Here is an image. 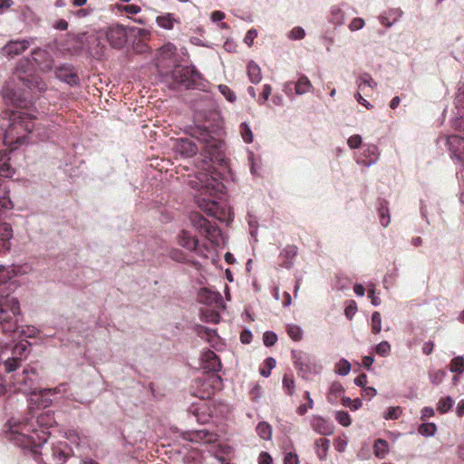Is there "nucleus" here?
Returning <instances> with one entry per match:
<instances>
[{
  "mask_svg": "<svg viewBox=\"0 0 464 464\" xmlns=\"http://www.w3.org/2000/svg\"><path fill=\"white\" fill-rule=\"evenodd\" d=\"M193 188L199 192L195 196L198 208L210 217L229 224L234 219V213L225 202L220 201V194L225 186L220 179L205 172H199L195 180L190 181Z\"/></svg>",
  "mask_w": 464,
  "mask_h": 464,
  "instance_id": "1",
  "label": "nucleus"
},
{
  "mask_svg": "<svg viewBox=\"0 0 464 464\" xmlns=\"http://www.w3.org/2000/svg\"><path fill=\"white\" fill-rule=\"evenodd\" d=\"M4 114L6 122L0 126L3 141L12 151L26 142L27 135L34 129V122L29 114L23 111H6Z\"/></svg>",
  "mask_w": 464,
  "mask_h": 464,
  "instance_id": "2",
  "label": "nucleus"
},
{
  "mask_svg": "<svg viewBox=\"0 0 464 464\" xmlns=\"http://www.w3.org/2000/svg\"><path fill=\"white\" fill-rule=\"evenodd\" d=\"M37 376L36 371L33 368L24 369L21 375L15 379V382L19 390L24 392H30L36 395L39 393L42 398L44 407H48L52 403L51 396L60 393L64 394L66 392L67 383H61L59 386L53 389H41L38 390L34 387L35 378Z\"/></svg>",
  "mask_w": 464,
  "mask_h": 464,
  "instance_id": "3",
  "label": "nucleus"
},
{
  "mask_svg": "<svg viewBox=\"0 0 464 464\" xmlns=\"http://www.w3.org/2000/svg\"><path fill=\"white\" fill-rule=\"evenodd\" d=\"M221 127L216 124L215 130H210L208 127L197 126L193 129L192 136L197 138L204 144V150L207 154L206 158L209 161L222 160V151L224 142L220 139Z\"/></svg>",
  "mask_w": 464,
  "mask_h": 464,
  "instance_id": "4",
  "label": "nucleus"
},
{
  "mask_svg": "<svg viewBox=\"0 0 464 464\" xmlns=\"http://www.w3.org/2000/svg\"><path fill=\"white\" fill-rule=\"evenodd\" d=\"M20 304L18 300L9 295H0V328L5 334H11L17 329Z\"/></svg>",
  "mask_w": 464,
  "mask_h": 464,
  "instance_id": "5",
  "label": "nucleus"
},
{
  "mask_svg": "<svg viewBox=\"0 0 464 464\" xmlns=\"http://www.w3.org/2000/svg\"><path fill=\"white\" fill-rule=\"evenodd\" d=\"M190 219L193 227L214 246H219L224 244L223 235L216 222L208 220L200 214L192 215Z\"/></svg>",
  "mask_w": 464,
  "mask_h": 464,
  "instance_id": "6",
  "label": "nucleus"
},
{
  "mask_svg": "<svg viewBox=\"0 0 464 464\" xmlns=\"http://www.w3.org/2000/svg\"><path fill=\"white\" fill-rule=\"evenodd\" d=\"M294 365L302 378L306 379L309 375L319 374L323 369L319 361L305 352L294 350L291 353Z\"/></svg>",
  "mask_w": 464,
  "mask_h": 464,
  "instance_id": "7",
  "label": "nucleus"
},
{
  "mask_svg": "<svg viewBox=\"0 0 464 464\" xmlns=\"http://www.w3.org/2000/svg\"><path fill=\"white\" fill-rule=\"evenodd\" d=\"M171 78L175 83L190 89L197 87V82L202 76L194 65H177L171 72Z\"/></svg>",
  "mask_w": 464,
  "mask_h": 464,
  "instance_id": "8",
  "label": "nucleus"
},
{
  "mask_svg": "<svg viewBox=\"0 0 464 464\" xmlns=\"http://www.w3.org/2000/svg\"><path fill=\"white\" fill-rule=\"evenodd\" d=\"M2 96L6 102L17 107H24L27 105L29 95L26 92H20L15 90L11 83H5L1 91Z\"/></svg>",
  "mask_w": 464,
  "mask_h": 464,
  "instance_id": "9",
  "label": "nucleus"
},
{
  "mask_svg": "<svg viewBox=\"0 0 464 464\" xmlns=\"http://www.w3.org/2000/svg\"><path fill=\"white\" fill-rule=\"evenodd\" d=\"M128 29L125 25L116 24L111 26L106 32V38L111 47L122 48L128 41Z\"/></svg>",
  "mask_w": 464,
  "mask_h": 464,
  "instance_id": "10",
  "label": "nucleus"
},
{
  "mask_svg": "<svg viewBox=\"0 0 464 464\" xmlns=\"http://www.w3.org/2000/svg\"><path fill=\"white\" fill-rule=\"evenodd\" d=\"M179 244L200 256H208V249L205 246H200L198 239L188 231L183 230L179 233Z\"/></svg>",
  "mask_w": 464,
  "mask_h": 464,
  "instance_id": "11",
  "label": "nucleus"
},
{
  "mask_svg": "<svg viewBox=\"0 0 464 464\" xmlns=\"http://www.w3.org/2000/svg\"><path fill=\"white\" fill-rule=\"evenodd\" d=\"M33 43L34 38L10 40L1 48L0 53L2 55L6 56L7 58H14V56L20 55L24 51H26Z\"/></svg>",
  "mask_w": 464,
  "mask_h": 464,
  "instance_id": "12",
  "label": "nucleus"
},
{
  "mask_svg": "<svg viewBox=\"0 0 464 464\" xmlns=\"http://www.w3.org/2000/svg\"><path fill=\"white\" fill-rule=\"evenodd\" d=\"M55 76L61 82L70 86H76L80 82L79 76L74 67L69 63H63L55 68Z\"/></svg>",
  "mask_w": 464,
  "mask_h": 464,
  "instance_id": "13",
  "label": "nucleus"
},
{
  "mask_svg": "<svg viewBox=\"0 0 464 464\" xmlns=\"http://www.w3.org/2000/svg\"><path fill=\"white\" fill-rule=\"evenodd\" d=\"M310 426L314 432L323 436H331L334 432L333 421L320 415H313L311 417Z\"/></svg>",
  "mask_w": 464,
  "mask_h": 464,
  "instance_id": "14",
  "label": "nucleus"
},
{
  "mask_svg": "<svg viewBox=\"0 0 464 464\" xmlns=\"http://www.w3.org/2000/svg\"><path fill=\"white\" fill-rule=\"evenodd\" d=\"M202 368L209 372H218L221 370V362L212 350H207L201 354Z\"/></svg>",
  "mask_w": 464,
  "mask_h": 464,
  "instance_id": "15",
  "label": "nucleus"
},
{
  "mask_svg": "<svg viewBox=\"0 0 464 464\" xmlns=\"http://www.w3.org/2000/svg\"><path fill=\"white\" fill-rule=\"evenodd\" d=\"M363 158L357 159V163L359 165H362L366 168H369L375 164L379 160V150L376 145L367 144L363 146L362 150Z\"/></svg>",
  "mask_w": 464,
  "mask_h": 464,
  "instance_id": "16",
  "label": "nucleus"
},
{
  "mask_svg": "<svg viewBox=\"0 0 464 464\" xmlns=\"http://www.w3.org/2000/svg\"><path fill=\"white\" fill-rule=\"evenodd\" d=\"M174 150L182 157L190 158L196 155L198 149L196 143L190 139L180 138L176 140Z\"/></svg>",
  "mask_w": 464,
  "mask_h": 464,
  "instance_id": "17",
  "label": "nucleus"
},
{
  "mask_svg": "<svg viewBox=\"0 0 464 464\" xmlns=\"http://www.w3.org/2000/svg\"><path fill=\"white\" fill-rule=\"evenodd\" d=\"M216 434L206 429L188 431L184 438L191 442L196 443H213L216 440Z\"/></svg>",
  "mask_w": 464,
  "mask_h": 464,
  "instance_id": "18",
  "label": "nucleus"
},
{
  "mask_svg": "<svg viewBox=\"0 0 464 464\" xmlns=\"http://www.w3.org/2000/svg\"><path fill=\"white\" fill-rule=\"evenodd\" d=\"M298 248L295 245H287L279 254V266L283 268L290 269L295 264V258L297 256Z\"/></svg>",
  "mask_w": 464,
  "mask_h": 464,
  "instance_id": "19",
  "label": "nucleus"
},
{
  "mask_svg": "<svg viewBox=\"0 0 464 464\" xmlns=\"http://www.w3.org/2000/svg\"><path fill=\"white\" fill-rule=\"evenodd\" d=\"M222 296L220 293L210 290L207 287H202L198 293V301L207 305H212L221 302Z\"/></svg>",
  "mask_w": 464,
  "mask_h": 464,
  "instance_id": "20",
  "label": "nucleus"
},
{
  "mask_svg": "<svg viewBox=\"0 0 464 464\" xmlns=\"http://www.w3.org/2000/svg\"><path fill=\"white\" fill-rule=\"evenodd\" d=\"M23 86L30 91H36L38 92H44L47 89V84L42 80V78L35 74L27 75L21 79Z\"/></svg>",
  "mask_w": 464,
  "mask_h": 464,
  "instance_id": "21",
  "label": "nucleus"
},
{
  "mask_svg": "<svg viewBox=\"0 0 464 464\" xmlns=\"http://www.w3.org/2000/svg\"><path fill=\"white\" fill-rule=\"evenodd\" d=\"M8 424L10 427L8 439L13 440L18 446H27V440H29V437L19 430V427L16 426L13 420H8Z\"/></svg>",
  "mask_w": 464,
  "mask_h": 464,
  "instance_id": "22",
  "label": "nucleus"
},
{
  "mask_svg": "<svg viewBox=\"0 0 464 464\" xmlns=\"http://www.w3.org/2000/svg\"><path fill=\"white\" fill-rule=\"evenodd\" d=\"M328 21L334 25V28L344 24L346 21L344 11L338 5L332 6Z\"/></svg>",
  "mask_w": 464,
  "mask_h": 464,
  "instance_id": "23",
  "label": "nucleus"
},
{
  "mask_svg": "<svg viewBox=\"0 0 464 464\" xmlns=\"http://www.w3.org/2000/svg\"><path fill=\"white\" fill-rule=\"evenodd\" d=\"M71 450L66 444H59L53 448V458L56 464H64L70 457Z\"/></svg>",
  "mask_w": 464,
  "mask_h": 464,
  "instance_id": "24",
  "label": "nucleus"
},
{
  "mask_svg": "<svg viewBox=\"0 0 464 464\" xmlns=\"http://www.w3.org/2000/svg\"><path fill=\"white\" fill-rule=\"evenodd\" d=\"M10 157L9 152L6 150H0V177L1 178H11L14 170L9 164Z\"/></svg>",
  "mask_w": 464,
  "mask_h": 464,
  "instance_id": "25",
  "label": "nucleus"
},
{
  "mask_svg": "<svg viewBox=\"0 0 464 464\" xmlns=\"http://www.w3.org/2000/svg\"><path fill=\"white\" fill-rule=\"evenodd\" d=\"M312 84L305 75L299 77L295 82V92L297 95H303L310 92Z\"/></svg>",
  "mask_w": 464,
  "mask_h": 464,
  "instance_id": "26",
  "label": "nucleus"
},
{
  "mask_svg": "<svg viewBox=\"0 0 464 464\" xmlns=\"http://www.w3.org/2000/svg\"><path fill=\"white\" fill-rule=\"evenodd\" d=\"M247 74L249 81L254 84L258 83L262 79L261 69L254 61L249 62L247 64Z\"/></svg>",
  "mask_w": 464,
  "mask_h": 464,
  "instance_id": "27",
  "label": "nucleus"
},
{
  "mask_svg": "<svg viewBox=\"0 0 464 464\" xmlns=\"http://www.w3.org/2000/svg\"><path fill=\"white\" fill-rule=\"evenodd\" d=\"M378 213L382 226L386 227L391 222L388 202L386 200L382 199L379 202Z\"/></svg>",
  "mask_w": 464,
  "mask_h": 464,
  "instance_id": "28",
  "label": "nucleus"
},
{
  "mask_svg": "<svg viewBox=\"0 0 464 464\" xmlns=\"http://www.w3.org/2000/svg\"><path fill=\"white\" fill-rule=\"evenodd\" d=\"M316 454L320 460H324L327 456V451L330 447V440L328 439H318L315 440Z\"/></svg>",
  "mask_w": 464,
  "mask_h": 464,
  "instance_id": "29",
  "label": "nucleus"
},
{
  "mask_svg": "<svg viewBox=\"0 0 464 464\" xmlns=\"http://www.w3.org/2000/svg\"><path fill=\"white\" fill-rule=\"evenodd\" d=\"M356 83L360 90H363L366 86L372 89L377 86V82L367 72L361 73L356 80Z\"/></svg>",
  "mask_w": 464,
  "mask_h": 464,
  "instance_id": "30",
  "label": "nucleus"
},
{
  "mask_svg": "<svg viewBox=\"0 0 464 464\" xmlns=\"http://www.w3.org/2000/svg\"><path fill=\"white\" fill-rule=\"evenodd\" d=\"M13 237V228L10 224L8 223H2L0 224V238L3 240L4 246L8 248L9 247V241Z\"/></svg>",
  "mask_w": 464,
  "mask_h": 464,
  "instance_id": "31",
  "label": "nucleus"
},
{
  "mask_svg": "<svg viewBox=\"0 0 464 464\" xmlns=\"http://www.w3.org/2000/svg\"><path fill=\"white\" fill-rule=\"evenodd\" d=\"M256 432L262 440H269L272 437V427L266 421H260L256 426Z\"/></svg>",
  "mask_w": 464,
  "mask_h": 464,
  "instance_id": "32",
  "label": "nucleus"
},
{
  "mask_svg": "<svg viewBox=\"0 0 464 464\" xmlns=\"http://www.w3.org/2000/svg\"><path fill=\"white\" fill-rule=\"evenodd\" d=\"M286 333L289 335V337L295 342L301 341L304 335V331L302 327L293 324L286 325Z\"/></svg>",
  "mask_w": 464,
  "mask_h": 464,
  "instance_id": "33",
  "label": "nucleus"
},
{
  "mask_svg": "<svg viewBox=\"0 0 464 464\" xmlns=\"http://www.w3.org/2000/svg\"><path fill=\"white\" fill-rule=\"evenodd\" d=\"M174 21L175 20L173 14L169 13L164 15H160L156 19L158 25L166 30H170L173 28Z\"/></svg>",
  "mask_w": 464,
  "mask_h": 464,
  "instance_id": "34",
  "label": "nucleus"
},
{
  "mask_svg": "<svg viewBox=\"0 0 464 464\" xmlns=\"http://www.w3.org/2000/svg\"><path fill=\"white\" fill-rule=\"evenodd\" d=\"M373 450L375 456L382 459L388 452V442L385 440L378 439L374 442Z\"/></svg>",
  "mask_w": 464,
  "mask_h": 464,
  "instance_id": "35",
  "label": "nucleus"
},
{
  "mask_svg": "<svg viewBox=\"0 0 464 464\" xmlns=\"http://www.w3.org/2000/svg\"><path fill=\"white\" fill-rule=\"evenodd\" d=\"M126 27L128 29L129 36H133L135 38H140V39H147L150 35V32L148 29L139 28L136 26H129V25H126Z\"/></svg>",
  "mask_w": 464,
  "mask_h": 464,
  "instance_id": "36",
  "label": "nucleus"
},
{
  "mask_svg": "<svg viewBox=\"0 0 464 464\" xmlns=\"http://www.w3.org/2000/svg\"><path fill=\"white\" fill-rule=\"evenodd\" d=\"M454 405V401L450 396H445L439 400L437 410L440 413L448 412Z\"/></svg>",
  "mask_w": 464,
  "mask_h": 464,
  "instance_id": "37",
  "label": "nucleus"
},
{
  "mask_svg": "<svg viewBox=\"0 0 464 464\" xmlns=\"http://www.w3.org/2000/svg\"><path fill=\"white\" fill-rule=\"evenodd\" d=\"M276 362L273 357H267L264 362L263 365L259 368L260 374L267 378L271 374V371L276 367Z\"/></svg>",
  "mask_w": 464,
  "mask_h": 464,
  "instance_id": "38",
  "label": "nucleus"
},
{
  "mask_svg": "<svg viewBox=\"0 0 464 464\" xmlns=\"http://www.w3.org/2000/svg\"><path fill=\"white\" fill-rule=\"evenodd\" d=\"M418 431L424 437H433L437 432V426L433 422H425L419 426Z\"/></svg>",
  "mask_w": 464,
  "mask_h": 464,
  "instance_id": "39",
  "label": "nucleus"
},
{
  "mask_svg": "<svg viewBox=\"0 0 464 464\" xmlns=\"http://www.w3.org/2000/svg\"><path fill=\"white\" fill-rule=\"evenodd\" d=\"M334 371L340 376H346L351 371V363L348 360L342 358L335 363Z\"/></svg>",
  "mask_w": 464,
  "mask_h": 464,
  "instance_id": "40",
  "label": "nucleus"
},
{
  "mask_svg": "<svg viewBox=\"0 0 464 464\" xmlns=\"http://www.w3.org/2000/svg\"><path fill=\"white\" fill-rule=\"evenodd\" d=\"M240 135L246 143H251L254 140L252 130L248 123L242 122L239 126Z\"/></svg>",
  "mask_w": 464,
  "mask_h": 464,
  "instance_id": "41",
  "label": "nucleus"
},
{
  "mask_svg": "<svg viewBox=\"0 0 464 464\" xmlns=\"http://www.w3.org/2000/svg\"><path fill=\"white\" fill-rule=\"evenodd\" d=\"M450 371L455 373H462L464 372V357L463 356H456L454 357L450 363Z\"/></svg>",
  "mask_w": 464,
  "mask_h": 464,
  "instance_id": "42",
  "label": "nucleus"
},
{
  "mask_svg": "<svg viewBox=\"0 0 464 464\" xmlns=\"http://www.w3.org/2000/svg\"><path fill=\"white\" fill-rule=\"evenodd\" d=\"M372 333L376 334L382 331V316L377 311L372 314L371 317Z\"/></svg>",
  "mask_w": 464,
  "mask_h": 464,
  "instance_id": "43",
  "label": "nucleus"
},
{
  "mask_svg": "<svg viewBox=\"0 0 464 464\" xmlns=\"http://www.w3.org/2000/svg\"><path fill=\"white\" fill-rule=\"evenodd\" d=\"M334 418L336 421L343 427H349L352 423V420L349 413L344 411H335Z\"/></svg>",
  "mask_w": 464,
  "mask_h": 464,
  "instance_id": "44",
  "label": "nucleus"
},
{
  "mask_svg": "<svg viewBox=\"0 0 464 464\" xmlns=\"http://www.w3.org/2000/svg\"><path fill=\"white\" fill-rule=\"evenodd\" d=\"M447 372L444 370H436L429 372V379L432 384L439 385L446 377Z\"/></svg>",
  "mask_w": 464,
  "mask_h": 464,
  "instance_id": "45",
  "label": "nucleus"
},
{
  "mask_svg": "<svg viewBox=\"0 0 464 464\" xmlns=\"http://www.w3.org/2000/svg\"><path fill=\"white\" fill-rule=\"evenodd\" d=\"M220 93L229 102H235L237 101L236 93L226 84H219L218 86Z\"/></svg>",
  "mask_w": 464,
  "mask_h": 464,
  "instance_id": "46",
  "label": "nucleus"
},
{
  "mask_svg": "<svg viewBox=\"0 0 464 464\" xmlns=\"http://www.w3.org/2000/svg\"><path fill=\"white\" fill-rule=\"evenodd\" d=\"M342 404L344 406V407H348L350 408L352 411H356L358 410L359 408L362 407V401L361 399L359 398H356L354 400H352L351 398L349 397H343L342 398Z\"/></svg>",
  "mask_w": 464,
  "mask_h": 464,
  "instance_id": "47",
  "label": "nucleus"
},
{
  "mask_svg": "<svg viewBox=\"0 0 464 464\" xmlns=\"http://www.w3.org/2000/svg\"><path fill=\"white\" fill-rule=\"evenodd\" d=\"M305 36V31L301 26H295L292 30H290L287 34V38L290 40H302Z\"/></svg>",
  "mask_w": 464,
  "mask_h": 464,
  "instance_id": "48",
  "label": "nucleus"
},
{
  "mask_svg": "<svg viewBox=\"0 0 464 464\" xmlns=\"http://www.w3.org/2000/svg\"><path fill=\"white\" fill-rule=\"evenodd\" d=\"M20 359L16 356L8 358L4 362V368L6 372H12L19 367Z\"/></svg>",
  "mask_w": 464,
  "mask_h": 464,
  "instance_id": "49",
  "label": "nucleus"
},
{
  "mask_svg": "<svg viewBox=\"0 0 464 464\" xmlns=\"http://www.w3.org/2000/svg\"><path fill=\"white\" fill-rule=\"evenodd\" d=\"M357 312V304L353 300H349L346 302V306L344 308V314L348 320H352L354 314Z\"/></svg>",
  "mask_w": 464,
  "mask_h": 464,
  "instance_id": "50",
  "label": "nucleus"
},
{
  "mask_svg": "<svg viewBox=\"0 0 464 464\" xmlns=\"http://www.w3.org/2000/svg\"><path fill=\"white\" fill-rule=\"evenodd\" d=\"M375 352L380 356L386 357L390 354L391 345L387 341H382L376 345Z\"/></svg>",
  "mask_w": 464,
  "mask_h": 464,
  "instance_id": "51",
  "label": "nucleus"
},
{
  "mask_svg": "<svg viewBox=\"0 0 464 464\" xmlns=\"http://www.w3.org/2000/svg\"><path fill=\"white\" fill-rule=\"evenodd\" d=\"M283 387L288 395H293L295 391V381L292 376L285 374L283 377Z\"/></svg>",
  "mask_w": 464,
  "mask_h": 464,
  "instance_id": "52",
  "label": "nucleus"
},
{
  "mask_svg": "<svg viewBox=\"0 0 464 464\" xmlns=\"http://www.w3.org/2000/svg\"><path fill=\"white\" fill-rule=\"evenodd\" d=\"M248 160L250 162V172L253 176L259 175V170L261 169V166L258 162V160L255 157L254 153H249Z\"/></svg>",
  "mask_w": 464,
  "mask_h": 464,
  "instance_id": "53",
  "label": "nucleus"
},
{
  "mask_svg": "<svg viewBox=\"0 0 464 464\" xmlns=\"http://www.w3.org/2000/svg\"><path fill=\"white\" fill-rule=\"evenodd\" d=\"M277 341V335L272 331H267L263 335V342L266 347L273 346Z\"/></svg>",
  "mask_w": 464,
  "mask_h": 464,
  "instance_id": "54",
  "label": "nucleus"
},
{
  "mask_svg": "<svg viewBox=\"0 0 464 464\" xmlns=\"http://www.w3.org/2000/svg\"><path fill=\"white\" fill-rule=\"evenodd\" d=\"M305 397L308 400L307 405H300L296 411V412L301 416L304 415L307 412L308 409H313L314 407V401L311 398L309 392H305Z\"/></svg>",
  "mask_w": 464,
  "mask_h": 464,
  "instance_id": "55",
  "label": "nucleus"
},
{
  "mask_svg": "<svg viewBox=\"0 0 464 464\" xmlns=\"http://www.w3.org/2000/svg\"><path fill=\"white\" fill-rule=\"evenodd\" d=\"M362 138L359 134L352 135L347 140V144H348L349 148L352 150L358 149L362 145Z\"/></svg>",
  "mask_w": 464,
  "mask_h": 464,
  "instance_id": "56",
  "label": "nucleus"
},
{
  "mask_svg": "<svg viewBox=\"0 0 464 464\" xmlns=\"http://www.w3.org/2000/svg\"><path fill=\"white\" fill-rule=\"evenodd\" d=\"M401 414V410L400 407H390L384 413V418L386 420H397Z\"/></svg>",
  "mask_w": 464,
  "mask_h": 464,
  "instance_id": "57",
  "label": "nucleus"
},
{
  "mask_svg": "<svg viewBox=\"0 0 464 464\" xmlns=\"http://www.w3.org/2000/svg\"><path fill=\"white\" fill-rule=\"evenodd\" d=\"M364 25H365V22L362 18L355 17L351 21V23L349 24V29L352 32H354V31L362 29Z\"/></svg>",
  "mask_w": 464,
  "mask_h": 464,
  "instance_id": "58",
  "label": "nucleus"
},
{
  "mask_svg": "<svg viewBox=\"0 0 464 464\" xmlns=\"http://www.w3.org/2000/svg\"><path fill=\"white\" fill-rule=\"evenodd\" d=\"M272 92V87L269 84H265L263 86L262 93L260 94V97L258 98V103L263 105L269 98Z\"/></svg>",
  "mask_w": 464,
  "mask_h": 464,
  "instance_id": "59",
  "label": "nucleus"
},
{
  "mask_svg": "<svg viewBox=\"0 0 464 464\" xmlns=\"http://www.w3.org/2000/svg\"><path fill=\"white\" fill-rule=\"evenodd\" d=\"M344 392V388L340 382H333L330 387V396H341Z\"/></svg>",
  "mask_w": 464,
  "mask_h": 464,
  "instance_id": "60",
  "label": "nucleus"
},
{
  "mask_svg": "<svg viewBox=\"0 0 464 464\" xmlns=\"http://www.w3.org/2000/svg\"><path fill=\"white\" fill-rule=\"evenodd\" d=\"M257 36V31L254 28L249 29L245 37H244V43L251 46L253 44L254 39Z\"/></svg>",
  "mask_w": 464,
  "mask_h": 464,
  "instance_id": "61",
  "label": "nucleus"
},
{
  "mask_svg": "<svg viewBox=\"0 0 464 464\" xmlns=\"http://www.w3.org/2000/svg\"><path fill=\"white\" fill-rule=\"evenodd\" d=\"M368 297L371 299V303L373 306H379L381 304V298L376 295V291L373 286L368 290Z\"/></svg>",
  "mask_w": 464,
  "mask_h": 464,
  "instance_id": "62",
  "label": "nucleus"
},
{
  "mask_svg": "<svg viewBox=\"0 0 464 464\" xmlns=\"http://www.w3.org/2000/svg\"><path fill=\"white\" fill-rule=\"evenodd\" d=\"M347 440L342 438H337L334 441V448L338 452H343L347 447Z\"/></svg>",
  "mask_w": 464,
  "mask_h": 464,
  "instance_id": "63",
  "label": "nucleus"
},
{
  "mask_svg": "<svg viewBox=\"0 0 464 464\" xmlns=\"http://www.w3.org/2000/svg\"><path fill=\"white\" fill-rule=\"evenodd\" d=\"M284 464H299L298 457L294 452H288L284 458Z\"/></svg>",
  "mask_w": 464,
  "mask_h": 464,
  "instance_id": "64",
  "label": "nucleus"
}]
</instances>
